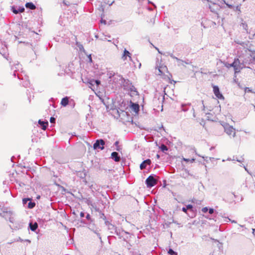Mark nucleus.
I'll list each match as a JSON object with an SVG mask.
<instances>
[{"instance_id": "obj_49", "label": "nucleus", "mask_w": 255, "mask_h": 255, "mask_svg": "<svg viewBox=\"0 0 255 255\" xmlns=\"http://www.w3.org/2000/svg\"><path fill=\"white\" fill-rule=\"evenodd\" d=\"M63 3L64 5L68 6L70 5V3L68 1H65V0H63Z\"/></svg>"}, {"instance_id": "obj_12", "label": "nucleus", "mask_w": 255, "mask_h": 255, "mask_svg": "<svg viewBox=\"0 0 255 255\" xmlns=\"http://www.w3.org/2000/svg\"><path fill=\"white\" fill-rule=\"evenodd\" d=\"M111 158L116 162H119L121 159L119 153L116 151H114L111 153Z\"/></svg>"}, {"instance_id": "obj_27", "label": "nucleus", "mask_w": 255, "mask_h": 255, "mask_svg": "<svg viewBox=\"0 0 255 255\" xmlns=\"http://www.w3.org/2000/svg\"><path fill=\"white\" fill-rule=\"evenodd\" d=\"M35 206V203L34 202H33L32 201V199L30 198V201H28L27 207L29 209H32Z\"/></svg>"}, {"instance_id": "obj_64", "label": "nucleus", "mask_w": 255, "mask_h": 255, "mask_svg": "<svg viewBox=\"0 0 255 255\" xmlns=\"http://www.w3.org/2000/svg\"><path fill=\"white\" fill-rule=\"evenodd\" d=\"M253 176H254L255 178V169L254 170V172H253Z\"/></svg>"}, {"instance_id": "obj_1", "label": "nucleus", "mask_w": 255, "mask_h": 255, "mask_svg": "<svg viewBox=\"0 0 255 255\" xmlns=\"http://www.w3.org/2000/svg\"><path fill=\"white\" fill-rule=\"evenodd\" d=\"M11 69L13 70V76L15 77L17 76L18 79L22 81L21 84L25 88L28 87L30 84L29 80L22 70L21 65L17 61L11 66Z\"/></svg>"}, {"instance_id": "obj_60", "label": "nucleus", "mask_w": 255, "mask_h": 255, "mask_svg": "<svg viewBox=\"0 0 255 255\" xmlns=\"http://www.w3.org/2000/svg\"><path fill=\"white\" fill-rule=\"evenodd\" d=\"M247 172L250 175L253 176V172H250L249 170Z\"/></svg>"}, {"instance_id": "obj_5", "label": "nucleus", "mask_w": 255, "mask_h": 255, "mask_svg": "<svg viewBox=\"0 0 255 255\" xmlns=\"http://www.w3.org/2000/svg\"><path fill=\"white\" fill-rule=\"evenodd\" d=\"M225 132L229 135L232 136L234 137L236 135L235 129L233 128V126H230L227 123H225L223 125Z\"/></svg>"}, {"instance_id": "obj_29", "label": "nucleus", "mask_w": 255, "mask_h": 255, "mask_svg": "<svg viewBox=\"0 0 255 255\" xmlns=\"http://www.w3.org/2000/svg\"><path fill=\"white\" fill-rule=\"evenodd\" d=\"M100 83H101V82L99 80H94V79L91 80L90 82H89V84L92 86H93L95 84H96L97 86H98L100 84Z\"/></svg>"}, {"instance_id": "obj_28", "label": "nucleus", "mask_w": 255, "mask_h": 255, "mask_svg": "<svg viewBox=\"0 0 255 255\" xmlns=\"http://www.w3.org/2000/svg\"><path fill=\"white\" fill-rule=\"evenodd\" d=\"M159 148L160 149V150L163 152H165V151H167L168 150V147L166 145H165L164 144H161L159 146Z\"/></svg>"}, {"instance_id": "obj_34", "label": "nucleus", "mask_w": 255, "mask_h": 255, "mask_svg": "<svg viewBox=\"0 0 255 255\" xmlns=\"http://www.w3.org/2000/svg\"><path fill=\"white\" fill-rule=\"evenodd\" d=\"M233 160H236L237 161L239 162H242L244 161V158L242 157H241L240 158H238L237 157H235L234 156L233 157Z\"/></svg>"}, {"instance_id": "obj_33", "label": "nucleus", "mask_w": 255, "mask_h": 255, "mask_svg": "<svg viewBox=\"0 0 255 255\" xmlns=\"http://www.w3.org/2000/svg\"><path fill=\"white\" fill-rule=\"evenodd\" d=\"M164 69H166V66H164V67H162V66H159L158 67V71H159V75H161V74H162L163 72V70Z\"/></svg>"}, {"instance_id": "obj_46", "label": "nucleus", "mask_w": 255, "mask_h": 255, "mask_svg": "<svg viewBox=\"0 0 255 255\" xmlns=\"http://www.w3.org/2000/svg\"><path fill=\"white\" fill-rule=\"evenodd\" d=\"M208 210H209V209L208 208V207H204V208H202V211L203 213H207L208 211Z\"/></svg>"}, {"instance_id": "obj_3", "label": "nucleus", "mask_w": 255, "mask_h": 255, "mask_svg": "<svg viewBox=\"0 0 255 255\" xmlns=\"http://www.w3.org/2000/svg\"><path fill=\"white\" fill-rule=\"evenodd\" d=\"M105 225L107 227L108 230L112 234H116L118 235L119 231H120L121 228H118L115 225L112 224L110 221L106 222Z\"/></svg>"}, {"instance_id": "obj_51", "label": "nucleus", "mask_w": 255, "mask_h": 255, "mask_svg": "<svg viewBox=\"0 0 255 255\" xmlns=\"http://www.w3.org/2000/svg\"><path fill=\"white\" fill-rule=\"evenodd\" d=\"M187 209H191L193 208V206L192 205L189 204L186 207Z\"/></svg>"}, {"instance_id": "obj_53", "label": "nucleus", "mask_w": 255, "mask_h": 255, "mask_svg": "<svg viewBox=\"0 0 255 255\" xmlns=\"http://www.w3.org/2000/svg\"><path fill=\"white\" fill-rule=\"evenodd\" d=\"M182 211L185 213H186L187 212V209L186 208V207H183L182 208Z\"/></svg>"}, {"instance_id": "obj_36", "label": "nucleus", "mask_w": 255, "mask_h": 255, "mask_svg": "<svg viewBox=\"0 0 255 255\" xmlns=\"http://www.w3.org/2000/svg\"><path fill=\"white\" fill-rule=\"evenodd\" d=\"M235 64V63H233H233H231V64H229V63H225V66L227 68H230V67H233V68H234V64Z\"/></svg>"}, {"instance_id": "obj_52", "label": "nucleus", "mask_w": 255, "mask_h": 255, "mask_svg": "<svg viewBox=\"0 0 255 255\" xmlns=\"http://www.w3.org/2000/svg\"><path fill=\"white\" fill-rule=\"evenodd\" d=\"M245 91L246 92H251L252 90L250 89V88L247 87L245 88Z\"/></svg>"}, {"instance_id": "obj_25", "label": "nucleus", "mask_w": 255, "mask_h": 255, "mask_svg": "<svg viewBox=\"0 0 255 255\" xmlns=\"http://www.w3.org/2000/svg\"><path fill=\"white\" fill-rule=\"evenodd\" d=\"M241 26H242L243 28L248 33V24L247 23L244 21L243 19H242V22L240 24Z\"/></svg>"}, {"instance_id": "obj_59", "label": "nucleus", "mask_w": 255, "mask_h": 255, "mask_svg": "<svg viewBox=\"0 0 255 255\" xmlns=\"http://www.w3.org/2000/svg\"><path fill=\"white\" fill-rule=\"evenodd\" d=\"M61 42L64 41V42H65L66 43H68V44H70V43H69V42L68 41H65V40L61 39Z\"/></svg>"}, {"instance_id": "obj_26", "label": "nucleus", "mask_w": 255, "mask_h": 255, "mask_svg": "<svg viewBox=\"0 0 255 255\" xmlns=\"http://www.w3.org/2000/svg\"><path fill=\"white\" fill-rule=\"evenodd\" d=\"M91 231H93L95 234H96L97 237L100 239V241L101 242H102V238H101V235H100V234L99 233V231L100 230H99V229L96 227V229H94V230H91Z\"/></svg>"}, {"instance_id": "obj_24", "label": "nucleus", "mask_w": 255, "mask_h": 255, "mask_svg": "<svg viewBox=\"0 0 255 255\" xmlns=\"http://www.w3.org/2000/svg\"><path fill=\"white\" fill-rule=\"evenodd\" d=\"M99 217L100 219H102L104 221L105 224H106V222L109 221L107 220V217L105 215V214L104 213H103L101 211H99Z\"/></svg>"}, {"instance_id": "obj_19", "label": "nucleus", "mask_w": 255, "mask_h": 255, "mask_svg": "<svg viewBox=\"0 0 255 255\" xmlns=\"http://www.w3.org/2000/svg\"><path fill=\"white\" fill-rule=\"evenodd\" d=\"M38 224L36 222L34 223H30L29 224V227L31 231L35 232L38 228Z\"/></svg>"}, {"instance_id": "obj_45", "label": "nucleus", "mask_w": 255, "mask_h": 255, "mask_svg": "<svg viewBox=\"0 0 255 255\" xmlns=\"http://www.w3.org/2000/svg\"><path fill=\"white\" fill-rule=\"evenodd\" d=\"M234 196H235V197L236 198H237V200H239V199H240V201H242V200H243V197H242V196H241V195H239V196H238V195H235L234 194Z\"/></svg>"}, {"instance_id": "obj_31", "label": "nucleus", "mask_w": 255, "mask_h": 255, "mask_svg": "<svg viewBox=\"0 0 255 255\" xmlns=\"http://www.w3.org/2000/svg\"><path fill=\"white\" fill-rule=\"evenodd\" d=\"M167 55H169L171 58L175 59L176 60L177 62H183V61L180 60V59L178 58L177 57H175L172 53H170L169 52H167Z\"/></svg>"}, {"instance_id": "obj_44", "label": "nucleus", "mask_w": 255, "mask_h": 255, "mask_svg": "<svg viewBox=\"0 0 255 255\" xmlns=\"http://www.w3.org/2000/svg\"><path fill=\"white\" fill-rule=\"evenodd\" d=\"M86 218L88 220L89 222H90L91 220H93L91 218V216L89 213H87L86 216Z\"/></svg>"}, {"instance_id": "obj_20", "label": "nucleus", "mask_w": 255, "mask_h": 255, "mask_svg": "<svg viewBox=\"0 0 255 255\" xmlns=\"http://www.w3.org/2000/svg\"><path fill=\"white\" fill-rule=\"evenodd\" d=\"M69 98L67 96L62 98L61 101V105L63 107L67 106L69 104Z\"/></svg>"}, {"instance_id": "obj_40", "label": "nucleus", "mask_w": 255, "mask_h": 255, "mask_svg": "<svg viewBox=\"0 0 255 255\" xmlns=\"http://www.w3.org/2000/svg\"><path fill=\"white\" fill-rule=\"evenodd\" d=\"M119 141H116L115 143H114V145L117 147H116V150L117 151H120L121 149V148L120 147V146H119Z\"/></svg>"}, {"instance_id": "obj_38", "label": "nucleus", "mask_w": 255, "mask_h": 255, "mask_svg": "<svg viewBox=\"0 0 255 255\" xmlns=\"http://www.w3.org/2000/svg\"><path fill=\"white\" fill-rule=\"evenodd\" d=\"M85 203H86L88 205H92V202L90 199V198H84Z\"/></svg>"}, {"instance_id": "obj_41", "label": "nucleus", "mask_w": 255, "mask_h": 255, "mask_svg": "<svg viewBox=\"0 0 255 255\" xmlns=\"http://www.w3.org/2000/svg\"><path fill=\"white\" fill-rule=\"evenodd\" d=\"M28 201H30L29 198H23L22 199V203L24 205H25L28 202Z\"/></svg>"}, {"instance_id": "obj_62", "label": "nucleus", "mask_w": 255, "mask_h": 255, "mask_svg": "<svg viewBox=\"0 0 255 255\" xmlns=\"http://www.w3.org/2000/svg\"><path fill=\"white\" fill-rule=\"evenodd\" d=\"M99 170H104L105 171H107V169H105V168H101L100 166L99 167Z\"/></svg>"}, {"instance_id": "obj_10", "label": "nucleus", "mask_w": 255, "mask_h": 255, "mask_svg": "<svg viewBox=\"0 0 255 255\" xmlns=\"http://www.w3.org/2000/svg\"><path fill=\"white\" fill-rule=\"evenodd\" d=\"M11 10L14 14H18L19 13L24 12L25 9L22 6L17 7L14 5H13L11 7Z\"/></svg>"}, {"instance_id": "obj_55", "label": "nucleus", "mask_w": 255, "mask_h": 255, "mask_svg": "<svg viewBox=\"0 0 255 255\" xmlns=\"http://www.w3.org/2000/svg\"><path fill=\"white\" fill-rule=\"evenodd\" d=\"M88 59H89V61L90 62H92V59L91 55H89L88 56Z\"/></svg>"}, {"instance_id": "obj_6", "label": "nucleus", "mask_w": 255, "mask_h": 255, "mask_svg": "<svg viewBox=\"0 0 255 255\" xmlns=\"http://www.w3.org/2000/svg\"><path fill=\"white\" fill-rule=\"evenodd\" d=\"M117 236L120 239H123L124 241L128 242L130 238L131 234L121 228Z\"/></svg>"}, {"instance_id": "obj_50", "label": "nucleus", "mask_w": 255, "mask_h": 255, "mask_svg": "<svg viewBox=\"0 0 255 255\" xmlns=\"http://www.w3.org/2000/svg\"><path fill=\"white\" fill-rule=\"evenodd\" d=\"M50 121L51 123H55V119L53 117H51Z\"/></svg>"}, {"instance_id": "obj_14", "label": "nucleus", "mask_w": 255, "mask_h": 255, "mask_svg": "<svg viewBox=\"0 0 255 255\" xmlns=\"http://www.w3.org/2000/svg\"><path fill=\"white\" fill-rule=\"evenodd\" d=\"M38 124L39 125L41 129L45 130L48 126V122L47 121H42L39 120L38 121Z\"/></svg>"}, {"instance_id": "obj_47", "label": "nucleus", "mask_w": 255, "mask_h": 255, "mask_svg": "<svg viewBox=\"0 0 255 255\" xmlns=\"http://www.w3.org/2000/svg\"><path fill=\"white\" fill-rule=\"evenodd\" d=\"M215 212V210L213 208H210L208 210V212L210 214H213Z\"/></svg>"}, {"instance_id": "obj_7", "label": "nucleus", "mask_w": 255, "mask_h": 255, "mask_svg": "<svg viewBox=\"0 0 255 255\" xmlns=\"http://www.w3.org/2000/svg\"><path fill=\"white\" fill-rule=\"evenodd\" d=\"M105 144V141L103 139H99L96 140L95 142L93 144V148L94 149H100L103 150L104 149V145Z\"/></svg>"}, {"instance_id": "obj_57", "label": "nucleus", "mask_w": 255, "mask_h": 255, "mask_svg": "<svg viewBox=\"0 0 255 255\" xmlns=\"http://www.w3.org/2000/svg\"><path fill=\"white\" fill-rule=\"evenodd\" d=\"M228 219L229 220V221H231L232 223H237V222L236 221L232 220L230 219H229V218H228Z\"/></svg>"}, {"instance_id": "obj_9", "label": "nucleus", "mask_w": 255, "mask_h": 255, "mask_svg": "<svg viewBox=\"0 0 255 255\" xmlns=\"http://www.w3.org/2000/svg\"><path fill=\"white\" fill-rule=\"evenodd\" d=\"M213 92L217 98L219 99H224V96L220 93L219 88L218 86H213Z\"/></svg>"}, {"instance_id": "obj_16", "label": "nucleus", "mask_w": 255, "mask_h": 255, "mask_svg": "<svg viewBox=\"0 0 255 255\" xmlns=\"http://www.w3.org/2000/svg\"><path fill=\"white\" fill-rule=\"evenodd\" d=\"M11 214L12 213L10 211L7 212V211H3V215H5V218L6 219H8V220L10 222L13 223L14 221L13 218L11 217Z\"/></svg>"}, {"instance_id": "obj_39", "label": "nucleus", "mask_w": 255, "mask_h": 255, "mask_svg": "<svg viewBox=\"0 0 255 255\" xmlns=\"http://www.w3.org/2000/svg\"><path fill=\"white\" fill-rule=\"evenodd\" d=\"M220 1H221V2L223 1L224 3H225L227 5L228 7H229V8H234V5H233L232 4H230L227 3L225 0H221Z\"/></svg>"}, {"instance_id": "obj_58", "label": "nucleus", "mask_w": 255, "mask_h": 255, "mask_svg": "<svg viewBox=\"0 0 255 255\" xmlns=\"http://www.w3.org/2000/svg\"><path fill=\"white\" fill-rule=\"evenodd\" d=\"M101 23H103L104 24L106 23V21L105 20L101 19Z\"/></svg>"}, {"instance_id": "obj_8", "label": "nucleus", "mask_w": 255, "mask_h": 255, "mask_svg": "<svg viewBox=\"0 0 255 255\" xmlns=\"http://www.w3.org/2000/svg\"><path fill=\"white\" fill-rule=\"evenodd\" d=\"M233 63H235L234 67L235 73L236 74L240 72L241 70L243 69L244 67L243 64L240 62L238 58H235Z\"/></svg>"}, {"instance_id": "obj_2", "label": "nucleus", "mask_w": 255, "mask_h": 255, "mask_svg": "<svg viewBox=\"0 0 255 255\" xmlns=\"http://www.w3.org/2000/svg\"><path fill=\"white\" fill-rule=\"evenodd\" d=\"M123 79V77L122 76L117 73V75H115L110 81L113 82V87L116 88H121Z\"/></svg>"}, {"instance_id": "obj_15", "label": "nucleus", "mask_w": 255, "mask_h": 255, "mask_svg": "<svg viewBox=\"0 0 255 255\" xmlns=\"http://www.w3.org/2000/svg\"><path fill=\"white\" fill-rule=\"evenodd\" d=\"M128 57L130 60H131V54L130 52L127 50L126 49H125L124 51V53L122 56V59L124 60H125L127 59V57Z\"/></svg>"}, {"instance_id": "obj_32", "label": "nucleus", "mask_w": 255, "mask_h": 255, "mask_svg": "<svg viewBox=\"0 0 255 255\" xmlns=\"http://www.w3.org/2000/svg\"><path fill=\"white\" fill-rule=\"evenodd\" d=\"M168 253L170 255H178V254L177 252L174 251L172 249H169Z\"/></svg>"}, {"instance_id": "obj_30", "label": "nucleus", "mask_w": 255, "mask_h": 255, "mask_svg": "<svg viewBox=\"0 0 255 255\" xmlns=\"http://www.w3.org/2000/svg\"><path fill=\"white\" fill-rule=\"evenodd\" d=\"M107 75L109 76V78L112 80L115 75H117V73H115L113 71H109L108 72Z\"/></svg>"}, {"instance_id": "obj_43", "label": "nucleus", "mask_w": 255, "mask_h": 255, "mask_svg": "<svg viewBox=\"0 0 255 255\" xmlns=\"http://www.w3.org/2000/svg\"><path fill=\"white\" fill-rule=\"evenodd\" d=\"M233 9L235 11H238L239 12H241V10H240L241 7H240V5H237L236 6H234V8H233Z\"/></svg>"}, {"instance_id": "obj_48", "label": "nucleus", "mask_w": 255, "mask_h": 255, "mask_svg": "<svg viewBox=\"0 0 255 255\" xmlns=\"http://www.w3.org/2000/svg\"><path fill=\"white\" fill-rule=\"evenodd\" d=\"M250 56L253 58L254 60H255V51L252 52Z\"/></svg>"}, {"instance_id": "obj_13", "label": "nucleus", "mask_w": 255, "mask_h": 255, "mask_svg": "<svg viewBox=\"0 0 255 255\" xmlns=\"http://www.w3.org/2000/svg\"><path fill=\"white\" fill-rule=\"evenodd\" d=\"M151 163V161L150 159H147L143 161L142 162V163L140 165V168L141 170H143L145 169L147 166V165H150Z\"/></svg>"}, {"instance_id": "obj_18", "label": "nucleus", "mask_w": 255, "mask_h": 255, "mask_svg": "<svg viewBox=\"0 0 255 255\" xmlns=\"http://www.w3.org/2000/svg\"><path fill=\"white\" fill-rule=\"evenodd\" d=\"M197 107L199 109H200L201 111L205 113V106L204 104V101L203 100L197 101Z\"/></svg>"}, {"instance_id": "obj_56", "label": "nucleus", "mask_w": 255, "mask_h": 255, "mask_svg": "<svg viewBox=\"0 0 255 255\" xmlns=\"http://www.w3.org/2000/svg\"><path fill=\"white\" fill-rule=\"evenodd\" d=\"M80 222H81V223H83V224H85V225H87V224L88 223H86V222H85V221L84 220H83V219L81 220L80 221Z\"/></svg>"}, {"instance_id": "obj_22", "label": "nucleus", "mask_w": 255, "mask_h": 255, "mask_svg": "<svg viewBox=\"0 0 255 255\" xmlns=\"http://www.w3.org/2000/svg\"><path fill=\"white\" fill-rule=\"evenodd\" d=\"M25 7L26 8H28L31 10H34L36 8V6L32 2H26L25 4Z\"/></svg>"}, {"instance_id": "obj_42", "label": "nucleus", "mask_w": 255, "mask_h": 255, "mask_svg": "<svg viewBox=\"0 0 255 255\" xmlns=\"http://www.w3.org/2000/svg\"><path fill=\"white\" fill-rule=\"evenodd\" d=\"M186 107V105L182 104V111H183L184 112L187 111L188 109Z\"/></svg>"}, {"instance_id": "obj_37", "label": "nucleus", "mask_w": 255, "mask_h": 255, "mask_svg": "<svg viewBox=\"0 0 255 255\" xmlns=\"http://www.w3.org/2000/svg\"><path fill=\"white\" fill-rule=\"evenodd\" d=\"M183 160L184 161H186V162L190 161L191 163L194 162L195 161V158H191V159L183 158Z\"/></svg>"}, {"instance_id": "obj_35", "label": "nucleus", "mask_w": 255, "mask_h": 255, "mask_svg": "<svg viewBox=\"0 0 255 255\" xmlns=\"http://www.w3.org/2000/svg\"><path fill=\"white\" fill-rule=\"evenodd\" d=\"M128 89H129L131 92H137L136 89L135 88V87L133 85H132V84H131L130 87H128Z\"/></svg>"}, {"instance_id": "obj_61", "label": "nucleus", "mask_w": 255, "mask_h": 255, "mask_svg": "<svg viewBox=\"0 0 255 255\" xmlns=\"http://www.w3.org/2000/svg\"><path fill=\"white\" fill-rule=\"evenodd\" d=\"M185 172H186V173L188 174V175H191L189 173V172L188 170H185Z\"/></svg>"}, {"instance_id": "obj_17", "label": "nucleus", "mask_w": 255, "mask_h": 255, "mask_svg": "<svg viewBox=\"0 0 255 255\" xmlns=\"http://www.w3.org/2000/svg\"><path fill=\"white\" fill-rule=\"evenodd\" d=\"M130 108L135 113H138L139 111V106L138 104L131 103Z\"/></svg>"}, {"instance_id": "obj_23", "label": "nucleus", "mask_w": 255, "mask_h": 255, "mask_svg": "<svg viewBox=\"0 0 255 255\" xmlns=\"http://www.w3.org/2000/svg\"><path fill=\"white\" fill-rule=\"evenodd\" d=\"M246 186L248 187L252 193H255V184L253 183L252 185H249L248 182L246 183Z\"/></svg>"}, {"instance_id": "obj_11", "label": "nucleus", "mask_w": 255, "mask_h": 255, "mask_svg": "<svg viewBox=\"0 0 255 255\" xmlns=\"http://www.w3.org/2000/svg\"><path fill=\"white\" fill-rule=\"evenodd\" d=\"M131 83L128 79H125L123 78L122 81V84H121V87H124L125 89H128L131 85Z\"/></svg>"}, {"instance_id": "obj_4", "label": "nucleus", "mask_w": 255, "mask_h": 255, "mask_svg": "<svg viewBox=\"0 0 255 255\" xmlns=\"http://www.w3.org/2000/svg\"><path fill=\"white\" fill-rule=\"evenodd\" d=\"M155 175L151 174L146 178L145 180V184L147 187H152L157 184V180L155 179Z\"/></svg>"}, {"instance_id": "obj_63", "label": "nucleus", "mask_w": 255, "mask_h": 255, "mask_svg": "<svg viewBox=\"0 0 255 255\" xmlns=\"http://www.w3.org/2000/svg\"><path fill=\"white\" fill-rule=\"evenodd\" d=\"M32 50H33V51L34 52L35 54V55H36V52H36V50H35V48H32Z\"/></svg>"}, {"instance_id": "obj_54", "label": "nucleus", "mask_w": 255, "mask_h": 255, "mask_svg": "<svg viewBox=\"0 0 255 255\" xmlns=\"http://www.w3.org/2000/svg\"><path fill=\"white\" fill-rule=\"evenodd\" d=\"M85 213H84V212H81L80 214V217H81V218L84 217H85Z\"/></svg>"}, {"instance_id": "obj_21", "label": "nucleus", "mask_w": 255, "mask_h": 255, "mask_svg": "<svg viewBox=\"0 0 255 255\" xmlns=\"http://www.w3.org/2000/svg\"><path fill=\"white\" fill-rule=\"evenodd\" d=\"M87 226L88 228L91 231V230H94V229H96V226L95 225V224L94 223L93 220H91L90 222H89L87 224Z\"/></svg>"}]
</instances>
